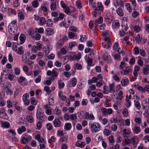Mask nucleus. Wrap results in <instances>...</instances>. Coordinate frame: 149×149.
Returning <instances> with one entry per match:
<instances>
[{
    "mask_svg": "<svg viewBox=\"0 0 149 149\" xmlns=\"http://www.w3.org/2000/svg\"><path fill=\"white\" fill-rule=\"evenodd\" d=\"M123 92L122 91H120L118 93V97H117V99L119 100H121L123 97Z\"/></svg>",
    "mask_w": 149,
    "mask_h": 149,
    "instance_id": "58836bf2",
    "label": "nucleus"
},
{
    "mask_svg": "<svg viewBox=\"0 0 149 149\" xmlns=\"http://www.w3.org/2000/svg\"><path fill=\"white\" fill-rule=\"evenodd\" d=\"M112 15L110 13H108L106 15L105 17V19L107 20H109V22H111L112 21Z\"/></svg>",
    "mask_w": 149,
    "mask_h": 149,
    "instance_id": "dca6fc26",
    "label": "nucleus"
},
{
    "mask_svg": "<svg viewBox=\"0 0 149 149\" xmlns=\"http://www.w3.org/2000/svg\"><path fill=\"white\" fill-rule=\"evenodd\" d=\"M46 23L47 26L51 27L53 24V22L52 19H49L46 21Z\"/></svg>",
    "mask_w": 149,
    "mask_h": 149,
    "instance_id": "aec40b11",
    "label": "nucleus"
},
{
    "mask_svg": "<svg viewBox=\"0 0 149 149\" xmlns=\"http://www.w3.org/2000/svg\"><path fill=\"white\" fill-rule=\"evenodd\" d=\"M64 42L63 39H60L56 43V47L57 48H59L63 45Z\"/></svg>",
    "mask_w": 149,
    "mask_h": 149,
    "instance_id": "1a4fd4ad",
    "label": "nucleus"
},
{
    "mask_svg": "<svg viewBox=\"0 0 149 149\" xmlns=\"http://www.w3.org/2000/svg\"><path fill=\"white\" fill-rule=\"evenodd\" d=\"M116 12L117 14L120 16H122L123 15V12L121 8H119L116 10Z\"/></svg>",
    "mask_w": 149,
    "mask_h": 149,
    "instance_id": "cd10ccee",
    "label": "nucleus"
},
{
    "mask_svg": "<svg viewBox=\"0 0 149 149\" xmlns=\"http://www.w3.org/2000/svg\"><path fill=\"white\" fill-rule=\"evenodd\" d=\"M143 139L145 143L149 142V136L148 135L145 136L143 138Z\"/></svg>",
    "mask_w": 149,
    "mask_h": 149,
    "instance_id": "774afa93",
    "label": "nucleus"
},
{
    "mask_svg": "<svg viewBox=\"0 0 149 149\" xmlns=\"http://www.w3.org/2000/svg\"><path fill=\"white\" fill-rule=\"evenodd\" d=\"M109 92L111 93H114V84L113 83H112L111 84H110L109 86Z\"/></svg>",
    "mask_w": 149,
    "mask_h": 149,
    "instance_id": "72a5a7b5",
    "label": "nucleus"
},
{
    "mask_svg": "<svg viewBox=\"0 0 149 149\" xmlns=\"http://www.w3.org/2000/svg\"><path fill=\"white\" fill-rule=\"evenodd\" d=\"M131 72V68H126L124 70L123 72V74L124 75H126L129 74Z\"/></svg>",
    "mask_w": 149,
    "mask_h": 149,
    "instance_id": "2f4dec72",
    "label": "nucleus"
},
{
    "mask_svg": "<svg viewBox=\"0 0 149 149\" xmlns=\"http://www.w3.org/2000/svg\"><path fill=\"white\" fill-rule=\"evenodd\" d=\"M32 6L34 8H37L39 5V3L38 1L35 0L32 2Z\"/></svg>",
    "mask_w": 149,
    "mask_h": 149,
    "instance_id": "c9c22d12",
    "label": "nucleus"
},
{
    "mask_svg": "<svg viewBox=\"0 0 149 149\" xmlns=\"http://www.w3.org/2000/svg\"><path fill=\"white\" fill-rule=\"evenodd\" d=\"M42 77L41 75H39L37 78H36L35 80V82L36 83H39L41 81Z\"/></svg>",
    "mask_w": 149,
    "mask_h": 149,
    "instance_id": "6e6d98bb",
    "label": "nucleus"
},
{
    "mask_svg": "<svg viewBox=\"0 0 149 149\" xmlns=\"http://www.w3.org/2000/svg\"><path fill=\"white\" fill-rule=\"evenodd\" d=\"M104 8L103 5L101 2H98L97 3V7L95 8V10H98L103 11Z\"/></svg>",
    "mask_w": 149,
    "mask_h": 149,
    "instance_id": "9d476101",
    "label": "nucleus"
},
{
    "mask_svg": "<svg viewBox=\"0 0 149 149\" xmlns=\"http://www.w3.org/2000/svg\"><path fill=\"white\" fill-rule=\"evenodd\" d=\"M134 105L136 108L138 109H139L141 108L140 104L139 102L138 101L136 102V100H134Z\"/></svg>",
    "mask_w": 149,
    "mask_h": 149,
    "instance_id": "e433bc0d",
    "label": "nucleus"
},
{
    "mask_svg": "<svg viewBox=\"0 0 149 149\" xmlns=\"http://www.w3.org/2000/svg\"><path fill=\"white\" fill-rule=\"evenodd\" d=\"M7 103L8 104L7 107L8 108H10V107H12L13 105V104L11 102L10 100H8L7 102Z\"/></svg>",
    "mask_w": 149,
    "mask_h": 149,
    "instance_id": "69168bd1",
    "label": "nucleus"
},
{
    "mask_svg": "<svg viewBox=\"0 0 149 149\" xmlns=\"http://www.w3.org/2000/svg\"><path fill=\"white\" fill-rule=\"evenodd\" d=\"M58 85L59 89H62L64 86L65 84L61 80H59L58 81Z\"/></svg>",
    "mask_w": 149,
    "mask_h": 149,
    "instance_id": "5701e85b",
    "label": "nucleus"
},
{
    "mask_svg": "<svg viewBox=\"0 0 149 149\" xmlns=\"http://www.w3.org/2000/svg\"><path fill=\"white\" fill-rule=\"evenodd\" d=\"M57 69L56 68H54L53 70L52 71V73L53 75V76L54 77H57L58 75V73L56 71Z\"/></svg>",
    "mask_w": 149,
    "mask_h": 149,
    "instance_id": "de8ad7c7",
    "label": "nucleus"
},
{
    "mask_svg": "<svg viewBox=\"0 0 149 149\" xmlns=\"http://www.w3.org/2000/svg\"><path fill=\"white\" fill-rule=\"evenodd\" d=\"M56 114L58 116L60 115L61 114V110L58 108H56L54 109Z\"/></svg>",
    "mask_w": 149,
    "mask_h": 149,
    "instance_id": "49530a36",
    "label": "nucleus"
},
{
    "mask_svg": "<svg viewBox=\"0 0 149 149\" xmlns=\"http://www.w3.org/2000/svg\"><path fill=\"white\" fill-rule=\"evenodd\" d=\"M42 44L39 43H37V46H33L32 48V52L33 53H36L38 51V50H40L42 48Z\"/></svg>",
    "mask_w": 149,
    "mask_h": 149,
    "instance_id": "7ed1b4c3",
    "label": "nucleus"
},
{
    "mask_svg": "<svg viewBox=\"0 0 149 149\" xmlns=\"http://www.w3.org/2000/svg\"><path fill=\"white\" fill-rule=\"evenodd\" d=\"M70 119L72 120H75L77 119V116L75 114H71L70 115Z\"/></svg>",
    "mask_w": 149,
    "mask_h": 149,
    "instance_id": "4c0bfd02",
    "label": "nucleus"
},
{
    "mask_svg": "<svg viewBox=\"0 0 149 149\" xmlns=\"http://www.w3.org/2000/svg\"><path fill=\"white\" fill-rule=\"evenodd\" d=\"M69 30L70 31L75 32H77L78 30L74 26L70 27L69 28Z\"/></svg>",
    "mask_w": 149,
    "mask_h": 149,
    "instance_id": "338daca9",
    "label": "nucleus"
},
{
    "mask_svg": "<svg viewBox=\"0 0 149 149\" xmlns=\"http://www.w3.org/2000/svg\"><path fill=\"white\" fill-rule=\"evenodd\" d=\"M46 20L44 17H41L39 19V24L41 25H43L46 23Z\"/></svg>",
    "mask_w": 149,
    "mask_h": 149,
    "instance_id": "c85d7f7f",
    "label": "nucleus"
},
{
    "mask_svg": "<svg viewBox=\"0 0 149 149\" xmlns=\"http://www.w3.org/2000/svg\"><path fill=\"white\" fill-rule=\"evenodd\" d=\"M36 115L37 118H39L40 121L42 122L44 121V114L43 111H39L38 112H37Z\"/></svg>",
    "mask_w": 149,
    "mask_h": 149,
    "instance_id": "39448f33",
    "label": "nucleus"
},
{
    "mask_svg": "<svg viewBox=\"0 0 149 149\" xmlns=\"http://www.w3.org/2000/svg\"><path fill=\"white\" fill-rule=\"evenodd\" d=\"M46 127L48 130H51L53 127L52 124L50 123H49L46 124Z\"/></svg>",
    "mask_w": 149,
    "mask_h": 149,
    "instance_id": "a19ab883",
    "label": "nucleus"
},
{
    "mask_svg": "<svg viewBox=\"0 0 149 149\" xmlns=\"http://www.w3.org/2000/svg\"><path fill=\"white\" fill-rule=\"evenodd\" d=\"M122 113L123 116L125 117H127L128 115V112L127 109L126 108H124L122 111Z\"/></svg>",
    "mask_w": 149,
    "mask_h": 149,
    "instance_id": "7c9ffc66",
    "label": "nucleus"
},
{
    "mask_svg": "<svg viewBox=\"0 0 149 149\" xmlns=\"http://www.w3.org/2000/svg\"><path fill=\"white\" fill-rule=\"evenodd\" d=\"M47 34L49 36L53 35L54 33V31L50 28H47L46 29Z\"/></svg>",
    "mask_w": 149,
    "mask_h": 149,
    "instance_id": "4468645a",
    "label": "nucleus"
},
{
    "mask_svg": "<svg viewBox=\"0 0 149 149\" xmlns=\"http://www.w3.org/2000/svg\"><path fill=\"white\" fill-rule=\"evenodd\" d=\"M9 32L12 35H14L15 34V31L14 29V28L11 27V26H8Z\"/></svg>",
    "mask_w": 149,
    "mask_h": 149,
    "instance_id": "412c9836",
    "label": "nucleus"
},
{
    "mask_svg": "<svg viewBox=\"0 0 149 149\" xmlns=\"http://www.w3.org/2000/svg\"><path fill=\"white\" fill-rule=\"evenodd\" d=\"M88 101L87 99H84L83 100L81 104L83 106H86L88 104Z\"/></svg>",
    "mask_w": 149,
    "mask_h": 149,
    "instance_id": "13d9d810",
    "label": "nucleus"
},
{
    "mask_svg": "<svg viewBox=\"0 0 149 149\" xmlns=\"http://www.w3.org/2000/svg\"><path fill=\"white\" fill-rule=\"evenodd\" d=\"M126 6L129 12L130 13L132 11V9H131L130 4L129 3H127L126 4Z\"/></svg>",
    "mask_w": 149,
    "mask_h": 149,
    "instance_id": "c03bdc74",
    "label": "nucleus"
},
{
    "mask_svg": "<svg viewBox=\"0 0 149 149\" xmlns=\"http://www.w3.org/2000/svg\"><path fill=\"white\" fill-rule=\"evenodd\" d=\"M118 127L116 124H113L111 125V129L113 131H116L117 130Z\"/></svg>",
    "mask_w": 149,
    "mask_h": 149,
    "instance_id": "bf43d9fd",
    "label": "nucleus"
},
{
    "mask_svg": "<svg viewBox=\"0 0 149 149\" xmlns=\"http://www.w3.org/2000/svg\"><path fill=\"white\" fill-rule=\"evenodd\" d=\"M103 57L104 60L109 63L111 61V58L110 56L107 53H105L103 55Z\"/></svg>",
    "mask_w": 149,
    "mask_h": 149,
    "instance_id": "6e6552de",
    "label": "nucleus"
},
{
    "mask_svg": "<svg viewBox=\"0 0 149 149\" xmlns=\"http://www.w3.org/2000/svg\"><path fill=\"white\" fill-rule=\"evenodd\" d=\"M76 45V43L75 42H71L70 43L69 46L68 48L72 50V47L75 46Z\"/></svg>",
    "mask_w": 149,
    "mask_h": 149,
    "instance_id": "37998d69",
    "label": "nucleus"
},
{
    "mask_svg": "<svg viewBox=\"0 0 149 149\" xmlns=\"http://www.w3.org/2000/svg\"><path fill=\"white\" fill-rule=\"evenodd\" d=\"M74 65L75 66L74 68H77L78 70H80L82 68L81 65L78 63L75 64Z\"/></svg>",
    "mask_w": 149,
    "mask_h": 149,
    "instance_id": "864d4df0",
    "label": "nucleus"
},
{
    "mask_svg": "<svg viewBox=\"0 0 149 149\" xmlns=\"http://www.w3.org/2000/svg\"><path fill=\"white\" fill-rule=\"evenodd\" d=\"M104 83V81L103 80H100L97 83L96 85L97 87L99 88L103 85Z\"/></svg>",
    "mask_w": 149,
    "mask_h": 149,
    "instance_id": "ea45409f",
    "label": "nucleus"
},
{
    "mask_svg": "<svg viewBox=\"0 0 149 149\" xmlns=\"http://www.w3.org/2000/svg\"><path fill=\"white\" fill-rule=\"evenodd\" d=\"M19 39L20 40V44H23L25 41L26 37L25 35L24 34H21L19 37Z\"/></svg>",
    "mask_w": 149,
    "mask_h": 149,
    "instance_id": "2eb2a0df",
    "label": "nucleus"
},
{
    "mask_svg": "<svg viewBox=\"0 0 149 149\" xmlns=\"http://www.w3.org/2000/svg\"><path fill=\"white\" fill-rule=\"evenodd\" d=\"M101 110L103 116H106L112 114L113 110L111 108L107 109L105 108L102 107Z\"/></svg>",
    "mask_w": 149,
    "mask_h": 149,
    "instance_id": "f03ea898",
    "label": "nucleus"
},
{
    "mask_svg": "<svg viewBox=\"0 0 149 149\" xmlns=\"http://www.w3.org/2000/svg\"><path fill=\"white\" fill-rule=\"evenodd\" d=\"M0 117L5 119H6L7 118V114L3 108L0 109Z\"/></svg>",
    "mask_w": 149,
    "mask_h": 149,
    "instance_id": "423d86ee",
    "label": "nucleus"
},
{
    "mask_svg": "<svg viewBox=\"0 0 149 149\" xmlns=\"http://www.w3.org/2000/svg\"><path fill=\"white\" fill-rule=\"evenodd\" d=\"M74 61H78L81 57V54L80 53H78L76 55H74Z\"/></svg>",
    "mask_w": 149,
    "mask_h": 149,
    "instance_id": "6ab92c4d",
    "label": "nucleus"
},
{
    "mask_svg": "<svg viewBox=\"0 0 149 149\" xmlns=\"http://www.w3.org/2000/svg\"><path fill=\"white\" fill-rule=\"evenodd\" d=\"M125 100L127 102L126 104V107L127 108H129L131 105V102L128 99V95L126 96Z\"/></svg>",
    "mask_w": 149,
    "mask_h": 149,
    "instance_id": "bb28decb",
    "label": "nucleus"
},
{
    "mask_svg": "<svg viewBox=\"0 0 149 149\" xmlns=\"http://www.w3.org/2000/svg\"><path fill=\"white\" fill-rule=\"evenodd\" d=\"M6 89H7L6 93L10 95H12V94L13 93V91L10 90L8 86L6 87Z\"/></svg>",
    "mask_w": 149,
    "mask_h": 149,
    "instance_id": "052dcab7",
    "label": "nucleus"
},
{
    "mask_svg": "<svg viewBox=\"0 0 149 149\" xmlns=\"http://www.w3.org/2000/svg\"><path fill=\"white\" fill-rule=\"evenodd\" d=\"M88 1L89 4L91 5L93 8H94L96 7V3L93 1V0H88Z\"/></svg>",
    "mask_w": 149,
    "mask_h": 149,
    "instance_id": "09e8293b",
    "label": "nucleus"
},
{
    "mask_svg": "<svg viewBox=\"0 0 149 149\" xmlns=\"http://www.w3.org/2000/svg\"><path fill=\"white\" fill-rule=\"evenodd\" d=\"M26 119L27 121L31 123H33L34 120L33 117L30 115L27 116L26 117Z\"/></svg>",
    "mask_w": 149,
    "mask_h": 149,
    "instance_id": "4be33fe9",
    "label": "nucleus"
},
{
    "mask_svg": "<svg viewBox=\"0 0 149 149\" xmlns=\"http://www.w3.org/2000/svg\"><path fill=\"white\" fill-rule=\"evenodd\" d=\"M28 142V139L26 138L23 137L22 139V143L24 144H26Z\"/></svg>",
    "mask_w": 149,
    "mask_h": 149,
    "instance_id": "680f3d73",
    "label": "nucleus"
},
{
    "mask_svg": "<svg viewBox=\"0 0 149 149\" xmlns=\"http://www.w3.org/2000/svg\"><path fill=\"white\" fill-rule=\"evenodd\" d=\"M121 83L123 86H125L129 84V81L128 79H125L122 81Z\"/></svg>",
    "mask_w": 149,
    "mask_h": 149,
    "instance_id": "f704fd0d",
    "label": "nucleus"
},
{
    "mask_svg": "<svg viewBox=\"0 0 149 149\" xmlns=\"http://www.w3.org/2000/svg\"><path fill=\"white\" fill-rule=\"evenodd\" d=\"M17 20H14L13 21L9 26H11V27L13 28L14 27L17 25Z\"/></svg>",
    "mask_w": 149,
    "mask_h": 149,
    "instance_id": "a18cd8bd",
    "label": "nucleus"
},
{
    "mask_svg": "<svg viewBox=\"0 0 149 149\" xmlns=\"http://www.w3.org/2000/svg\"><path fill=\"white\" fill-rule=\"evenodd\" d=\"M91 128L93 133H96L100 130L101 126L98 123L94 122L91 124Z\"/></svg>",
    "mask_w": 149,
    "mask_h": 149,
    "instance_id": "f257e3e1",
    "label": "nucleus"
},
{
    "mask_svg": "<svg viewBox=\"0 0 149 149\" xmlns=\"http://www.w3.org/2000/svg\"><path fill=\"white\" fill-rule=\"evenodd\" d=\"M76 4L78 8H80L82 7L81 2L80 0H78L77 1Z\"/></svg>",
    "mask_w": 149,
    "mask_h": 149,
    "instance_id": "603ef678",
    "label": "nucleus"
},
{
    "mask_svg": "<svg viewBox=\"0 0 149 149\" xmlns=\"http://www.w3.org/2000/svg\"><path fill=\"white\" fill-rule=\"evenodd\" d=\"M131 143V142L130 140L128 139H125L122 143V145L123 146H125L126 145H128Z\"/></svg>",
    "mask_w": 149,
    "mask_h": 149,
    "instance_id": "a211bd4d",
    "label": "nucleus"
},
{
    "mask_svg": "<svg viewBox=\"0 0 149 149\" xmlns=\"http://www.w3.org/2000/svg\"><path fill=\"white\" fill-rule=\"evenodd\" d=\"M104 134L106 136H108L110 134L109 130L105 128L104 130L103 131Z\"/></svg>",
    "mask_w": 149,
    "mask_h": 149,
    "instance_id": "4d7b16f0",
    "label": "nucleus"
},
{
    "mask_svg": "<svg viewBox=\"0 0 149 149\" xmlns=\"http://www.w3.org/2000/svg\"><path fill=\"white\" fill-rule=\"evenodd\" d=\"M72 127L71 124L70 123H66L64 126V129L66 130H70Z\"/></svg>",
    "mask_w": 149,
    "mask_h": 149,
    "instance_id": "b1692460",
    "label": "nucleus"
},
{
    "mask_svg": "<svg viewBox=\"0 0 149 149\" xmlns=\"http://www.w3.org/2000/svg\"><path fill=\"white\" fill-rule=\"evenodd\" d=\"M53 123L54 127H60L62 125L61 122L58 118L55 119Z\"/></svg>",
    "mask_w": 149,
    "mask_h": 149,
    "instance_id": "20e7f679",
    "label": "nucleus"
},
{
    "mask_svg": "<svg viewBox=\"0 0 149 149\" xmlns=\"http://www.w3.org/2000/svg\"><path fill=\"white\" fill-rule=\"evenodd\" d=\"M113 26L115 29H117L120 26V24L118 21H116L113 23Z\"/></svg>",
    "mask_w": 149,
    "mask_h": 149,
    "instance_id": "473e14b6",
    "label": "nucleus"
},
{
    "mask_svg": "<svg viewBox=\"0 0 149 149\" xmlns=\"http://www.w3.org/2000/svg\"><path fill=\"white\" fill-rule=\"evenodd\" d=\"M134 131L136 134L139 133L140 132V130L139 127H135L134 130Z\"/></svg>",
    "mask_w": 149,
    "mask_h": 149,
    "instance_id": "3c124183",
    "label": "nucleus"
},
{
    "mask_svg": "<svg viewBox=\"0 0 149 149\" xmlns=\"http://www.w3.org/2000/svg\"><path fill=\"white\" fill-rule=\"evenodd\" d=\"M18 16L19 18L20 19V20H21L22 19H24V17L22 11L20 10H18Z\"/></svg>",
    "mask_w": 149,
    "mask_h": 149,
    "instance_id": "ddd939ff",
    "label": "nucleus"
},
{
    "mask_svg": "<svg viewBox=\"0 0 149 149\" xmlns=\"http://www.w3.org/2000/svg\"><path fill=\"white\" fill-rule=\"evenodd\" d=\"M57 134L59 136H62L63 135V131L60 130H58L57 132Z\"/></svg>",
    "mask_w": 149,
    "mask_h": 149,
    "instance_id": "0e129e2a",
    "label": "nucleus"
},
{
    "mask_svg": "<svg viewBox=\"0 0 149 149\" xmlns=\"http://www.w3.org/2000/svg\"><path fill=\"white\" fill-rule=\"evenodd\" d=\"M71 86L72 87H74L77 83V79L75 77H73L71 79Z\"/></svg>",
    "mask_w": 149,
    "mask_h": 149,
    "instance_id": "a878e982",
    "label": "nucleus"
},
{
    "mask_svg": "<svg viewBox=\"0 0 149 149\" xmlns=\"http://www.w3.org/2000/svg\"><path fill=\"white\" fill-rule=\"evenodd\" d=\"M26 131V128L24 126H23L19 128L17 130V132L19 134H21L23 132Z\"/></svg>",
    "mask_w": 149,
    "mask_h": 149,
    "instance_id": "393cba45",
    "label": "nucleus"
},
{
    "mask_svg": "<svg viewBox=\"0 0 149 149\" xmlns=\"http://www.w3.org/2000/svg\"><path fill=\"white\" fill-rule=\"evenodd\" d=\"M56 8V4L55 2L52 3L50 5V9L52 11L55 10Z\"/></svg>",
    "mask_w": 149,
    "mask_h": 149,
    "instance_id": "c756f323",
    "label": "nucleus"
},
{
    "mask_svg": "<svg viewBox=\"0 0 149 149\" xmlns=\"http://www.w3.org/2000/svg\"><path fill=\"white\" fill-rule=\"evenodd\" d=\"M141 36L139 34L137 35L135 38L136 42L138 43H139L141 42Z\"/></svg>",
    "mask_w": 149,
    "mask_h": 149,
    "instance_id": "f3484780",
    "label": "nucleus"
},
{
    "mask_svg": "<svg viewBox=\"0 0 149 149\" xmlns=\"http://www.w3.org/2000/svg\"><path fill=\"white\" fill-rule=\"evenodd\" d=\"M23 47L21 46L18 48V49H16L15 51L17 52V53L20 55H22L23 54L24 51L23 50Z\"/></svg>",
    "mask_w": 149,
    "mask_h": 149,
    "instance_id": "9b49d317",
    "label": "nucleus"
},
{
    "mask_svg": "<svg viewBox=\"0 0 149 149\" xmlns=\"http://www.w3.org/2000/svg\"><path fill=\"white\" fill-rule=\"evenodd\" d=\"M134 54H138L139 52V48L137 47H135L134 48Z\"/></svg>",
    "mask_w": 149,
    "mask_h": 149,
    "instance_id": "5fc2aeb1",
    "label": "nucleus"
},
{
    "mask_svg": "<svg viewBox=\"0 0 149 149\" xmlns=\"http://www.w3.org/2000/svg\"><path fill=\"white\" fill-rule=\"evenodd\" d=\"M1 125V127L3 128H8L10 126V124L8 122H3L2 121H0Z\"/></svg>",
    "mask_w": 149,
    "mask_h": 149,
    "instance_id": "f8f14e48",
    "label": "nucleus"
},
{
    "mask_svg": "<svg viewBox=\"0 0 149 149\" xmlns=\"http://www.w3.org/2000/svg\"><path fill=\"white\" fill-rule=\"evenodd\" d=\"M85 117L86 119H89L91 120H93L95 118V117L92 114H89L88 112H86L85 113Z\"/></svg>",
    "mask_w": 149,
    "mask_h": 149,
    "instance_id": "0eeeda50",
    "label": "nucleus"
},
{
    "mask_svg": "<svg viewBox=\"0 0 149 149\" xmlns=\"http://www.w3.org/2000/svg\"><path fill=\"white\" fill-rule=\"evenodd\" d=\"M80 40L82 42H84L86 40V36L85 35L84 36L83 35H81L80 36Z\"/></svg>",
    "mask_w": 149,
    "mask_h": 149,
    "instance_id": "79ce46f5",
    "label": "nucleus"
},
{
    "mask_svg": "<svg viewBox=\"0 0 149 149\" xmlns=\"http://www.w3.org/2000/svg\"><path fill=\"white\" fill-rule=\"evenodd\" d=\"M40 10L43 11L44 12H47L48 11V9L45 6H41L40 7Z\"/></svg>",
    "mask_w": 149,
    "mask_h": 149,
    "instance_id": "8fccbe9b",
    "label": "nucleus"
},
{
    "mask_svg": "<svg viewBox=\"0 0 149 149\" xmlns=\"http://www.w3.org/2000/svg\"><path fill=\"white\" fill-rule=\"evenodd\" d=\"M24 63L29 65H31L33 63V62L29 60H26L24 61Z\"/></svg>",
    "mask_w": 149,
    "mask_h": 149,
    "instance_id": "e2e57ef3",
    "label": "nucleus"
}]
</instances>
